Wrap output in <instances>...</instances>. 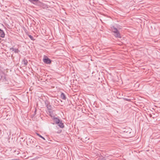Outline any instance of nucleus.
<instances>
[{
    "label": "nucleus",
    "instance_id": "1",
    "mask_svg": "<svg viewBox=\"0 0 160 160\" xmlns=\"http://www.w3.org/2000/svg\"><path fill=\"white\" fill-rule=\"evenodd\" d=\"M111 29L113 32L114 33V36L116 38H121V37L120 34L118 29L114 26L111 27Z\"/></svg>",
    "mask_w": 160,
    "mask_h": 160
},
{
    "label": "nucleus",
    "instance_id": "7",
    "mask_svg": "<svg viewBox=\"0 0 160 160\" xmlns=\"http://www.w3.org/2000/svg\"><path fill=\"white\" fill-rule=\"evenodd\" d=\"M5 36V34L2 30L0 29V37L4 38Z\"/></svg>",
    "mask_w": 160,
    "mask_h": 160
},
{
    "label": "nucleus",
    "instance_id": "12",
    "mask_svg": "<svg viewBox=\"0 0 160 160\" xmlns=\"http://www.w3.org/2000/svg\"><path fill=\"white\" fill-rule=\"evenodd\" d=\"M29 38L31 39V40H33V37L31 36V35H29L28 36Z\"/></svg>",
    "mask_w": 160,
    "mask_h": 160
},
{
    "label": "nucleus",
    "instance_id": "2",
    "mask_svg": "<svg viewBox=\"0 0 160 160\" xmlns=\"http://www.w3.org/2000/svg\"><path fill=\"white\" fill-rule=\"evenodd\" d=\"M43 62L46 64H50L51 62L52 61L48 58L46 57L43 59Z\"/></svg>",
    "mask_w": 160,
    "mask_h": 160
},
{
    "label": "nucleus",
    "instance_id": "13",
    "mask_svg": "<svg viewBox=\"0 0 160 160\" xmlns=\"http://www.w3.org/2000/svg\"><path fill=\"white\" fill-rule=\"evenodd\" d=\"M48 112L50 114H52L53 112V111H52V109L50 110H48Z\"/></svg>",
    "mask_w": 160,
    "mask_h": 160
},
{
    "label": "nucleus",
    "instance_id": "14",
    "mask_svg": "<svg viewBox=\"0 0 160 160\" xmlns=\"http://www.w3.org/2000/svg\"><path fill=\"white\" fill-rule=\"evenodd\" d=\"M12 160H19L18 159H12Z\"/></svg>",
    "mask_w": 160,
    "mask_h": 160
},
{
    "label": "nucleus",
    "instance_id": "10",
    "mask_svg": "<svg viewBox=\"0 0 160 160\" xmlns=\"http://www.w3.org/2000/svg\"><path fill=\"white\" fill-rule=\"evenodd\" d=\"M61 98L63 100H65L66 99V96L65 94L63 93H62L61 95Z\"/></svg>",
    "mask_w": 160,
    "mask_h": 160
},
{
    "label": "nucleus",
    "instance_id": "6",
    "mask_svg": "<svg viewBox=\"0 0 160 160\" xmlns=\"http://www.w3.org/2000/svg\"><path fill=\"white\" fill-rule=\"evenodd\" d=\"M30 2L33 3L34 4L38 3L39 2V1L38 0H28Z\"/></svg>",
    "mask_w": 160,
    "mask_h": 160
},
{
    "label": "nucleus",
    "instance_id": "4",
    "mask_svg": "<svg viewBox=\"0 0 160 160\" xmlns=\"http://www.w3.org/2000/svg\"><path fill=\"white\" fill-rule=\"evenodd\" d=\"M45 104L48 110H50L52 109V107L50 104L48 103V102H45Z\"/></svg>",
    "mask_w": 160,
    "mask_h": 160
},
{
    "label": "nucleus",
    "instance_id": "11",
    "mask_svg": "<svg viewBox=\"0 0 160 160\" xmlns=\"http://www.w3.org/2000/svg\"><path fill=\"white\" fill-rule=\"evenodd\" d=\"M36 134L38 136H39L41 138H42L44 140H45V139L44 138V137H43L41 135H40L39 134H38V133H36Z\"/></svg>",
    "mask_w": 160,
    "mask_h": 160
},
{
    "label": "nucleus",
    "instance_id": "3",
    "mask_svg": "<svg viewBox=\"0 0 160 160\" xmlns=\"http://www.w3.org/2000/svg\"><path fill=\"white\" fill-rule=\"evenodd\" d=\"M10 51L12 50V51H14V52L16 53H18L20 52V51L18 48H10Z\"/></svg>",
    "mask_w": 160,
    "mask_h": 160
},
{
    "label": "nucleus",
    "instance_id": "5",
    "mask_svg": "<svg viewBox=\"0 0 160 160\" xmlns=\"http://www.w3.org/2000/svg\"><path fill=\"white\" fill-rule=\"evenodd\" d=\"M53 119L54 120L56 124H59V122L61 121L60 120H59L58 118H53Z\"/></svg>",
    "mask_w": 160,
    "mask_h": 160
},
{
    "label": "nucleus",
    "instance_id": "8",
    "mask_svg": "<svg viewBox=\"0 0 160 160\" xmlns=\"http://www.w3.org/2000/svg\"><path fill=\"white\" fill-rule=\"evenodd\" d=\"M58 126L61 128H63L64 127V125L63 123L62 122V121H61L59 122V124H58Z\"/></svg>",
    "mask_w": 160,
    "mask_h": 160
},
{
    "label": "nucleus",
    "instance_id": "9",
    "mask_svg": "<svg viewBox=\"0 0 160 160\" xmlns=\"http://www.w3.org/2000/svg\"><path fill=\"white\" fill-rule=\"evenodd\" d=\"M28 63V61L26 59H24L22 62V64L26 66L27 65Z\"/></svg>",
    "mask_w": 160,
    "mask_h": 160
}]
</instances>
